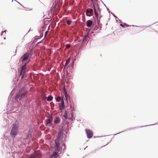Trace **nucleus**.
Returning <instances> with one entry per match:
<instances>
[{
	"instance_id": "obj_2",
	"label": "nucleus",
	"mask_w": 158,
	"mask_h": 158,
	"mask_svg": "<svg viewBox=\"0 0 158 158\" xmlns=\"http://www.w3.org/2000/svg\"><path fill=\"white\" fill-rule=\"evenodd\" d=\"M19 124L18 123H16L15 124L12 125V128L11 131V135L12 136L15 137L17 135L18 131V128L19 127Z\"/></svg>"
},
{
	"instance_id": "obj_18",
	"label": "nucleus",
	"mask_w": 158,
	"mask_h": 158,
	"mask_svg": "<svg viewBox=\"0 0 158 158\" xmlns=\"http://www.w3.org/2000/svg\"><path fill=\"white\" fill-rule=\"evenodd\" d=\"M72 22V21L69 20H68L67 21L66 23L68 25H70L71 23Z\"/></svg>"
},
{
	"instance_id": "obj_6",
	"label": "nucleus",
	"mask_w": 158,
	"mask_h": 158,
	"mask_svg": "<svg viewBox=\"0 0 158 158\" xmlns=\"http://www.w3.org/2000/svg\"><path fill=\"white\" fill-rule=\"evenodd\" d=\"M52 116H49L48 118V119L46 121V125L48 127H51L52 123Z\"/></svg>"
},
{
	"instance_id": "obj_28",
	"label": "nucleus",
	"mask_w": 158,
	"mask_h": 158,
	"mask_svg": "<svg viewBox=\"0 0 158 158\" xmlns=\"http://www.w3.org/2000/svg\"><path fill=\"white\" fill-rule=\"evenodd\" d=\"M100 27V29H101V27Z\"/></svg>"
},
{
	"instance_id": "obj_11",
	"label": "nucleus",
	"mask_w": 158,
	"mask_h": 158,
	"mask_svg": "<svg viewBox=\"0 0 158 158\" xmlns=\"http://www.w3.org/2000/svg\"><path fill=\"white\" fill-rule=\"evenodd\" d=\"M92 24V22L91 20H88L86 22V26L88 27H91Z\"/></svg>"
},
{
	"instance_id": "obj_22",
	"label": "nucleus",
	"mask_w": 158,
	"mask_h": 158,
	"mask_svg": "<svg viewBox=\"0 0 158 158\" xmlns=\"http://www.w3.org/2000/svg\"><path fill=\"white\" fill-rule=\"evenodd\" d=\"M65 97L66 99V100H68V96H67V94L66 93H65Z\"/></svg>"
},
{
	"instance_id": "obj_25",
	"label": "nucleus",
	"mask_w": 158,
	"mask_h": 158,
	"mask_svg": "<svg viewBox=\"0 0 158 158\" xmlns=\"http://www.w3.org/2000/svg\"><path fill=\"white\" fill-rule=\"evenodd\" d=\"M120 26H121L122 27H124L123 25L121 24H120Z\"/></svg>"
},
{
	"instance_id": "obj_14",
	"label": "nucleus",
	"mask_w": 158,
	"mask_h": 158,
	"mask_svg": "<svg viewBox=\"0 0 158 158\" xmlns=\"http://www.w3.org/2000/svg\"><path fill=\"white\" fill-rule=\"evenodd\" d=\"M64 117L66 118L70 119V117L69 116V115L67 113V111H65V114L64 115Z\"/></svg>"
},
{
	"instance_id": "obj_8",
	"label": "nucleus",
	"mask_w": 158,
	"mask_h": 158,
	"mask_svg": "<svg viewBox=\"0 0 158 158\" xmlns=\"http://www.w3.org/2000/svg\"><path fill=\"white\" fill-rule=\"evenodd\" d=\"M93 14V10L92 9H88L86 11V15L88 16H92Z\"/></svg>"
},
{
	"instance_id": "obj_29",
	"label": "nucleus",
	"mask_w": 158,
	"mask_h": 158,
	"mask_svg": "<svg viewBox=\"0 0 158 158\" xmlns=\"http://www.w3.org/2000/svg\"><path fill=\"white\" fill-rule=\"evenodd\" d=\"M91 0V1H93V0Z\"/></svg>"
},
{
	"instance_id": "obj_3",
	"label": "nucleus",
	"mask_w": 158,
	"mask_h": 158,
	"mask_svg": "<svg viewBox=\"0 0 158 158\" xmlns=\"http://www.w3.org/2000/svg\"><path fill=\"white\" fill-rule=\"evenodd\" d=\"M27 63H25L21 67V70L19 71V77L21 78V79H23L24 77L26 69V65Z\"/></svg>"
},
{
	"instance_id": "obj_21",
	"label": "nucleus",
	"mask_w": 158,
	"mask_h": 158,
	"mask_svg": "<svg viewBox=\"0 0 158 158\" xmlns=\"http://www.w3.org/2000/svg\"><path fill=\"white\" fill-rule=\"evenodd\" d=\"M70 47V45L69 44H67L66 46V48L67 49L69 48Z\"/></svg>"
},
{
	"instance_id": "obj_13",
	"label": "nucleus",
	"mask_w": 158,
	"mask_h": 158,
	"mask_svg": "<svg viewBox=\"0 0 158 158\" xmlns=\"http://www.w3.org/2000/svg\"><path fill=\"white\" fill-rule=\"evenodd\" d=\"M87 29L89 30V32H88V33H87V34H85L84 37L83 38V41H84L85 40H86L88 39V38H89V30L88 29Z\"/></svg>"
},
{
	"instance_id": "obj_15",
	"label": "nucleus",
	"mask_w": 158,
	"mask_h": 158,
	"mask_svg": "<svg viewBox=\"0 0 158 158\" xmlns=\"http://www.w3.org/2000/svg\"><path fill=\"white\" fill-rule=\"evenodd\" d=\"M60 121V119L59 117L56 118L55 120L54 121L55 124H57L59 123Z\"/></svg>"
},
{
	"instance_id": "obj_7",
	"label": "nucleus",
	"mask_w": 158,
	"mask_h": 158,
	"mask_svg": "<svg viewBox=\"0 0 158 158\" xmlns=\"http://www.w3.org/2000/svg\"><path fill=\"white\" fill-rule=\"evenodd\" d=\"M85 131L86 132L87 137L90 139L91 138L93 135V132L89 129H85Z\"/></svg>"
},
{
	"instance_id": "obj_16",
	"label": "nucleus",
	"mask_w": 158,
	"mask_h": 158,
	"mask_svg": "<svg viewBox=\"0 0 158 158\" xmlns=\"http://www.w3.org/2000/svg\"><path fill=\"white\" fill-rule=\"evenodd\" d=\"M70 57L66 61V63L65 64V66H64V67L65 68L66 67H67L70 61Z\"/></svg>"
},
{
	"instance_id": "obj_20",
	"label": "nucleus",
	"mask_w": 158,
	"mask_h": 158,
	"mask_svg": "<svg viewBox=\"0 0 158 158\" xmlns=\"http://www.w3.org/2000/svg\"><path fill=\"white\" fill-rule=\"evenodd\" d=\"M61 100V98L60 97H58L56 98V100L57 101H60Z\"/></svg>"
},
{
	"instance_id": "obj_19",
	"label": "nucleus",
	"mask_w": 158,
	"mask_h": 158,
	"mask_svg": "<svg viewBox=\"0 0 158 158\" xmlns=\"http://www.w3.org/2000/svg\"><path fill=\"white\" fill-rule=\"evenodd\" d=\"M98 29V26H96L94 28V31H96Z\"/></svg>"
},
{
	"instance_id": "obj_17",
	"label": "nucleus",
	"mask_w": 158,
	"mask_h": 158,
	"mask_svg": "<svg viewBox=\"0 0 158 158\" xmlns=\"http://www.w3.org/2000/svg\"><path fill=\"white\" fill-rule=\"evenodd\" d=\"M53 99V97L51 96H49L47 98V100L48 101H51Z\"/></svg>"
},
{
	"instance_id": "obj_4",
	"label": "nucleus",
	"mask_w": 158,
	"mask_h": 158,
	"mask_svg": "<svg viewBox=\"0 0 158 158\" xmlns=\"http://www.w3.org/2000/svg\"><path fill=\"white\" fill-rule=\"evenodd\" d=\"M26 93V92L23 90L20 91L16 96L15 98L16 100L17 101H20L24 97Z\"/></svg>"
},
{
	"instance_id": "obj_23",
	"label": "nucleus",
	"mask_w": 158,
	"mask_h": 158,
	"mask_svg": "<svg viewBox=\"0 0 158 158\" xmlns=\"http://www.w3.org/2000/svg\"><path fill=\"white\" fill-rule=\"evenodd\" d=\"M48 31H47L45 33V36H46V35H47V34L48 33Z\"/></svg>"
},
{
	"instance_id": "obj_12",
	"label": "nucleus",
	"mask_w": 158,
	"mask_h": 158,
	"mask_svg": "<svg viewBox=\"0 0 158 158\" xmlns=\"http://www.w3.org/2000/svg\"><path fill=\"white\" fill-rule=\"evenodd\" d=\"M93 6H94V14H95V17L97 18V19H98V13L97 12L96 10V9L95 7V6L94 5H93Z\"/></svg>"
},
{
	"instance_id": "obj_10",
	"label": "nucleus",
	"mask_w": 158,
	"mask_h": 158,
	"mask_svg": "<svg viewBox=\"0 0 158 158\" xmlns=\"http://www.w3.org/2000/svg\"><path fill=\"white\" fill-rule=\"evenodd\" d=\"M59 106L60 107V110H63L65 107L64 102L63 99L61 100V103L59 104Z\"/></svg>"
},
{
	"instance_id": "obj_24",
	"label": "nucleus",
	"mask_w": 158,
	"mask_h": 158,
	"mask_svg": "<svg viewBox=\"0 0 158 158\" xmlns=\"http://www.w3.org/2000/svg\"><path fill=\"white\" fill-rule=\"evenodd\" d=\"M50 104H51V105H53V106H54V103L52 102H51Z\"/></svg>"
},
{
	"instance_id": "obj_26",
	"label": "nucleus",
	"mask_w": 158,
	"mask_h": 158,
	"mask_svg": "<svg viewBox=\"0 0 158 158\" xmlns=\"http://www.w3.org/2000/svg\"><path fill=\"white\" fill-rule=\"evenodd\" d=\"M65 143H63V145L64 146V147H65Z\"/></svg>"
},
{
	"instance_id": "obj_27",
	"label": "nucleus",
	"mask_w": 158,
	"mask_h": 158,
	"mask_svg": "<svg viewBox=\"0 0 158 158\" xmlns=\"http://www.w3.org/2000/svg\"><path fill=\"white\" fill-rule=\"evenodd\" d=\"M29 49H31V50H32V48H29Z\"/></svg>"
},
{
	"instance_id": "obj_1",
	"label": "nucleus",
	"mask_w": 158,
	"mask_h": 158,
	"mask_svg": "<svg viewBox=\"0 0 158 158\" xmlns=\"http://www.w3.org/2000/svg\"><path fill=\"white\" fill-rule=\"evenodd\" d=\"M63 133L62 131H60L59 132L58 134V137L55 140V152L51 156V158H56L58 156V153L60 150V143L61 140L63 138Z\"/></svg>"
},
{
	"instance_id": "obj_5",
	"label": "nucleus",
	"mask_w": 158,
	"mask_h": 158,
	"mask_svg": "<svg viewBox=\"0 0 158 158\" xmlns=\"http://www.w3.org/2000/svg\"><path fill=\"white\" fill-rule=\"evenodd\" d=\"M30 54L28 53H27L23 55L20 58V60L22 62H23L26 60L28 59L29 57L30 56Z\"/></svg>"
},
{
	"instance_id": "obj_9",
	"label": "nucleus",
	"mask_w": 158,
	"mask_h": 158,
	"mask_svg": "<svg viewBox=\"0 0 158 158\" xmlns=\"http://www.w3.org/2000/svg\"><path fill=\"white\" fill-rule=\"evenodd\" d=\"M41 155L40 152L35 153L34 154L31 155L29 158H40Z\"/></svg>"
}]
</instances>
